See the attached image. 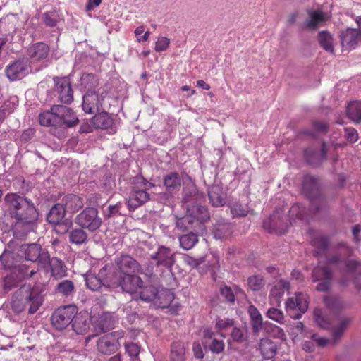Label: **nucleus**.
<instances>
[{
	"instance_id": "nucleus-1",
	"label": "nucleus",
	"mask_w": 361,
	"mask_h": 361,
	"mask_svg": "<svg viewBox=\"0 0 361 361\" xmlns=\"http://www.w3.org/2000/svg\"><path fill=\"white\" fill-rule=\"evenodd\" d=\"M4 200L11 217L16 220V226H30L37 222L39 212L30 199L16 193H8Z\"/></svg>"
},
{
	"instance_id": "nucleus-2",
	"label": "nucleus",
	"mask_w": 361,
	"mask_h": 361,
	"mask_svg": "<svg viewBox=\"0 0 361 361\" xmlns=\"http://www.w3.org/2000/svg\"><path fill=\"white\" fill-rule=\"evenodd\" d=\"M43 301V290L41 286L25 283L13 294L11 307L18 314L27 308L28 313L32 314L39 309Z\"/></svg>"
},
{
	"instance_id": "nucleus-3",
	"label": "nucleus",
	"mask_w": 361,
	"mask_h": 361,
	"mask_svg": "<svg viewBox=\"0 0 361 361\" xmlns=\"http://www.w3.org/2000/svg\"><path fill=\"white\" fill-rule=\"evenodd\" d=\"M209 218V212L205 207H197L195 211L187 210L184 216L178 218L176 226L182 232L190 231L203 233L205 231L204 223Z\"/></svg>"
},
{
	"instance_id": "nucleus-4",
	"label": "nucleus",
	"mask_w": 361,
	"mask_h": 361,
	"mask_svg": "<svg viewBox=\"0 0 361 361\" xmlns=\"http://www.w3.org/2000/svg\"><path fill=\"white\" fill-rule=\"evenodd\" d=\"M142 279L137 274L123 273H113L111 274L109 285L112 288H121L124 293L133 296L137 295V292L143 284Z\"/></svg>"
},
{
	"instance_id": "nucleus-5",
	"label": "nucleus",
	"mask_w": 361,
	"mask_h": 361,
	"mask_svg": "<svg viewBox=\"0 0 361 361\" xmlns=\"http://www.w3.org/2000/svg\"><path fill=\"white\" fill-rule=\"evenodd\" d=\"M318 179L312 176L306 175L302 183V190L307 196L310 199V210L317 213L325 210L327 208V202L322 196L313 197L318 191Z\"/></svg>"
},
{
	"instance_id": "nucleus-6",
	"label": "nucleus",
	"mask_w": 361,
	"mask_h": 361,
	"mask_svg": "<svg viewBox=\"0 0 361 361\" xmlns=\"http://www.w3.org/2000/svg\"><path fill=\"white\" fill-rule=\"evenodd\" d=\"M74 221L79 227L90 232L97 231L102 224L98 209L94 207H87L84 209L75 217Z\"/></svg>"
},
{
	"instance_id": "nucleus-7",
	"label": "nucleus",
	"mask_w": 361,
	"mask_h": 361,
	"mask_svg": "<svg viewBox=\"0 0 361 361\" xmlns=\"http://www.w3.org/2000/svg\"><path fill=\"white\" fill-rule=\"evenodd\" d=\"M77 313L78 308L75 305L60 307L53 312L51 317V324L56 329L62 331L72 324Z\"/></svg>"
},
{
	"instance_id": "nucleus-8",
	"label": "nucleus",
	"mask_w": 361,
	"mask_h": 361,
	"mask_svg": "<svg viewBox=\"0 0 361 361\" xmlns=\"http://www.w3.org/2000/svg\"><path fill=\"white\" fill-rule=\"evenodd\" d=\"M308 296L302 292H297L286 302V310L293 319H299L308 309Z\"/></svg>"
},
{
	"instance_id": "nucleus-9",
	"label": "nucleus",
	"mask_w": 361,
	"mask_h": 361,
	"mask_svg": "<svg viewBox=\"0 0 361 361\" xmlns=\"http://www.w3.org/2000/svg\"><path fill=\"white\" fill-rule=\"evenodd\" d=\"M290 224L292 221L288 218L284 211L278 209L269 219L264 221L263 227L270 233L275 232L282 235L288 231Z\"/></svg>"
},
{
	"instance_id": "nucleus-10",
	"label": "nucleus",
	"mask_w": 361,
	"mask_h": 361,
	"mask_svg": "<svg viewBox=\"0 0 361 361\" xmlns=\"http://www.w3.org/2000/svg\"><path fill=\"white\" fill-rule=\"evenodd\" d=\"M106 95V91L103 89L87 90L82 97L83 111L90 114L99 112Z\"/></svg>"
},
{
	"instance_id": "nucleus-11",
	"label": "nucleus",
	"mask_w": 361,
	"mask_h": 361,
	"mask_svg": "<svg viewBox=\"0 0 361 361\" xmlns=\"http://www.w3.org/2000/svg\"><path fill=\"white\" fill-rule=\"evenodd\" d=\"M356 23L358 28L348 27L339 34L342 48L345 50L350 51L361 44V16L357 17Z\"/></svg>"
},
{
	"instance_id": "nucleus-12",
	"label": "nucleus",
	"mask_w": 361,
	"mask_h": 361,
	"mask_svg": "<svg viewBox=\"0 0 361 361\" xmlns=\"http://www.w3.org/2000/svg\"><path fill=\"white\" fill-rule=\"evenodd\" d=\"M312 281L317 283L316 290L319 292H326L332 286L333 273L326 266H317L312 273Z\"/></svg>"
},
{
	"instance_id": "nucleus-13",
	"label": "nucleus",
	"mask_w": 361,
	"mask_h": 361,
	"mask_svg": "<svg viewBox=\"0 0 361 361\" xmlns=\"http://www.w3.org/2000/svg\"><path fill=\"white\" fill-rule=\"evenodd\" d=\"M21 251L24 253L26 260L37 262L41 266L49 261V252L43 249L39 244L32 243L22 245Z\"/></svg>"
},
{
	"instance_id": "nucleus-14",
	"label": "nucleus",
	"mask_w": 361,
	"mask_h": 361,
	"mask_svg": "<svg viewBox=\"0 0 361 361\" xmlns=\"http://www.w3.org/2000/svg\"><path fill=\"white\" fill-rule=\"evenodd\" d=\"M53 110L56 116L58 126L72 128L78 124L79 119L71 108L63 105H54Z\"/></svg>"
},
{
	"instance_id": "nucleus-15",
	"label": "nucleus",
	"mask_w": 361,
	"mask_h": 361,
	"mask_svg": "<svg viewBox=\"0 0 361 361\" xmlns=\"http://www.w3.org/2000/svg\"><path fill=\"white\" fill-rule=\"evenodd\" d=\"M176 252L164 245L159 246L156 252L151 255L150 258L155 261L157 267H164L171 271L176 262Z\"/></svg>"
},
{
	"instance_id": "nucleus-16",
	"label": "nucleus",
	"mask_w": 361,
	"mask_h": 361,
	"mask_svg": "<svg viewBox=\"0 0 361 361\" xmlns=\"http://www.w3.org/2000/svg\"><path fill=\"white\" fill-rule=\"evenodd\" d=\"M54 91L59 100L63 104H70L73 101V91L70 80L67 78L54 79Z\"/></svg>"
},
{
	"instance_id": "nucleus-17",
	"label": "nucleus",
	"mask_w": 361,
	"mask_h": 361,
	"mask_svg": "<svg viewBox=\"0 0 361 361\" xmlns=\"http://www.w3.org/2000/svg\"><path fill=\"white\" fill-rule=\"evenodd\" d=\"M115 263L118 268V271H116L115 273L138 274L142 272L140 264L128 255H123L116 258Z\"/></svg>"
},
{
	"instance_id": "nucleus-18",
	"label": "nucleus",
	"mask_w": 361,
	"mask_h": 361,
	"mask_svg": "<svg viewBox=\"0 0 361 361\" xmlns=\"http://www.w3.org/2000/svg\"><path fill=\"white\" fill-rule=\"evenodd\" d=\"M204 199L202 193L200 192L195 185H191L188 188H183V203L184 204L186 210L194 211L196 210L197 207H202L199 204Z\"/></svg>"
},
{
	"instance_id": "nucleus-19",
	"label": "nucleus",
	"mask_w": 361,
	"mask_h": 361,
	"mask_svg": "<svg viewBox=\"0 0 361 361\" xmlns=\"http://www.w3.org/2000/svg\"><path fill=\"white\" fill-rule=\"evenodd\" d=\"M119 346V338L113 334L103 336L97 342V349L103 355H109L114 353Z\"/></svg>"
},
{
	"instance_id": "nucleus-20",
	"label": "nucleus",
	"mask_w": 361,
	"mask_h": 361,
	"mask_svg": "<svg viewBox=\"0 0 361 361\" xmlns=\"http://www.w3.org/2000/svg\"><path fill=\"white\" fill-rule=\"evenodd\" d=\"M29 67L27 59H18L7 66L6 74L11 81H15L27 74Z\"/></svg>"
},
{
	"instance_id": "nucleus-21",
	"label": "nucleus",
	"mask_w": 361,
	"mask_h": 361,
	"mask_svg": "<svg viewBox=\"0 0 361 361\" xmlns=\"http://www.w3.org/2000/svg\"><path fill=\"white\" fill-rule=\"evenodd\" d=\"M104 276V272L100 270L98 275L92 273H87L85 275V280L87 287L92 291H99L102 288H111L109 281L111 280V275L105 279L102 277Z\"/></svg>"
},
{
	"instance_id": "nucleus-22",
	"label": "nucleus",
	"mask_w": 361,
	"mask_h": 361,
	"mask_svg": "<svg viewBox=\"0 0 361 361\" xmlns=\"http://www.w3.org/2000/svg\"><path fill=\"white\" fill-rule=\"evenodd\" d=\"M182 178L179 173L171 172L164 177V185L167 192L161 194V200H168L172 192L179 190L181 186Z\"/></svg>"
},
{
	"instance_id": "nucleus-23",
	"label": "nucleus",
	"mask_w": 361,
	"mask_h": 361,
	"mask_svg": "<svg viewBox=\"0 0 361 361\" xmlns=\"http://www.w3.org/2000/svg\"><path fill=\"white\" fill-rule=\"evenodd\" d=\"M150 198V195L138 186H133L128 201L130 209L134 210L146 203Z\"/></svg>"
},
{
	"instance_id": "nucleus-24",
	"label": "nucleus",
	"mask_w": 361,
	"mask_h": 361,
	"mask_svg": "<svg viewBox=\"0 0 361 361\" xmlns=\"http://www.w3.org/2000/svg\"><path fill=\"white\" fill-rule=\"evenodd\" d=\"M326 155L327 147L326 144L324 142L322 144V148L319 153L312 147H308L304 152V156L306 161L313 166H317L326 160Z\"/></svg>"
},
{
	"instance_id": "nucleus-25",
	"label": "nucleus",
	"mask_w": 361,
	"mask_h": 361,
	"mask_svg": "<svg viewBox=\"0 0 361 361\" xmlns=\"http://www.w3.org/2000/svg\"><path fill=\"white\" fill-rule=\"evenodd\" d=\"M94 327L99 332H106L112 329L116 320L112 314L104 312L94 320Z\"/></svg>"
},
{
	"instance_id": "nucleus-26",
	"label": "nucleus",
	"mask_w": 361,
	"mask_h": 361,
	"mask_svg": "<svg viewBox=\"0 0 361 361\" xmlns=\"http://www.w3.org/2000/svg\"><path fill=\"white\" fill-rule=\"evenodd\" d=\"M209 200L214 207L223 206L226 202V194L221 185L214 184L207 190Z\"/></svg>"
},
{
	"instance_id": "nucleus-27",
	"label": "nucleus",
	"mask_w": 361,
	"mask_h": 361,
	"mask_svg": "<svg viewBox=\"0 0 361 361\" xmlns=\"http://www.w3.org/2000/svg\"><path fill=\"white\" fill-rule=\"evenodd\" d=\"M66 212L75 213L82 209L84 206L82 198L73 195L68 194L62 199V203Z\"/></svg>"
},
{
	"instance_id": "nucleus-28",
	"label": "nucleus",
	"mask_w": 361,
	"mask_h": 361,
	"mask_svg": "<svg viewBox=\"0 0 361 361\" xmlns=\"http://www.w3.org/2000/svg\"><path fill=\"white\" fill-rule=\"evenodd\" d=\"M174 300V293L170 290L164 288H157L156 300L154 304L159 308L168 307Z\"/></svg>"
},
{
	"instance_id": "nucleus-29",
	"label": "nucleus",
	"mask_w": 361,
	"mask_h": 361,
	"mask_svg": "<svg viewBox=\"0 0 361 361\" xmlns=\"http://www.w3.org/2000/svg\"><path fill=\"white\" fill-rule=\"evenodd\" d=\"M44 268L49 267L51 269V276L56 279L61 278L66 274V268L63 262L57 257L50 258L49 254V261L42 265Z\"/></svg>"
},
{
	"instance_id": "nucleus-30",
	"label": "nucleus",
	"mask_w": 361,
	"mask_h": 361,
	"mask_svg": "<svg viewBox=\"0 0 361 361\" xmlns=\"http://www.w3.org/2000/svg\"><path fill=\"white\" fill-rule=\"evenodd\" d=\"M29 56L35 61L46 59L49 53V47L44 42H37L27 49Z\"/></svg>"
},
{
	"instance_id": "nucleus-31",
	"label": "nucleus",
	"mask_w": 361,
	"mask_h": 361,
	"mask_svg": "<svg viewBox=\"0 0 361 361\" xmlns=\"http://www.w3.org/2000/svg\"><path fill=\"white\" fill-rule=\"evenodd\" d=\"M90 326V320L87 314H76L72 322L73 331L80 335L85 334Z\"/></svg>"
},
{
	"instance_id": "nucleus-32",
	"label": "nucleus",
	"mask_w": 361,
	"mask_h": 361,
	"mask_svg": "<svg viewBox=\"0 0 361 361\" xmlns=\"http://www.w3.org/2000/svg\"><path fill=\"white\" fill-rule=\"evenodd\" d=\"M156 293H157V288L153 285L144 286L140 288L137 292V295H134L133 298L137 300H140L145 302H154L156 300Z\"/></svg>"
},
{
	"instance_id": "nucleus-33",
	"label": "nucleus",
	"mask_w": 361,
	"mask_h": 361,
	"mask_svg": "<svg viewBox=\"0 0 361 361\" xmlns=\"http://www.w3.org/2000/svg\"><path fill=\"white\" fill-rule=\"evenodd\" d=\"M91 121L95 128L108 129L114 124V120L106 111L97 112Z\"/></svg>"
},
{
	"instance_id": "nucleus-34",
	"label": "nucleus",
	"mask_w": 361,
	"mask_h": 361,
	"mask_svg": "<svg viewBox=\"0 0 361 361\" xmlns=\"http://www.w3.org/2000/svg\"><path fill=\"white\" fill-rule=\"evenodd\" d=\"M247 312L251 319L252 331L255 334L259 333L262 329L264 324L261 313L253 305L248 307Z\"/></svg>"
},
{
	"instance_id": "nucleus-35",
	"label": "nucleus",
	"mask_w": 361,
	"mask_h": 361,
	"mask_svg": "<svg viewBox=\"0 0 361 361\" xmlns=\"http://www.w3.org/2000/svg\"><path fill=\"white\" fill-rule=\"evenodd\" d=\"M259 350L264 359L273 358L277 352L276 344L270 339L262 338L259 343Z\"/></svg>"
},
{
	"instance_id": "nucleus-36",
	"label": "nucleus",
	"mask_w": 361,
	"mask_h": 361,
	"mask_svg": "<svg viewBox=\"0 0 361 361\" xmlns=\"http://www.w3.org/2000/svg\"><path fill=\"white\" fill-rule=\"evenodd\" d=\"M81 227L71 230L69 232L68 240L72 244L81 245L88 242V235Z\"/></svg>"
},
{
	"instance_id": "nucleus-37",
	"label": "nucleus",
	"mask_w": 361,
	"mask_h": 361,
	"mask_svg": "<svg viewBox=\"0 0 361 361\" xmlns=\"http://www.w3.org/2000/svg\"><path fill=\"white\" fill-rule=\"evenodd\" d=\"M66 211L62 204H56L54 205L47 216V219L49 223L53 224L59 223L64 219Z\"/></svg>"
},
{
	"instance_id": "nucleus-38",
	"label": "nucleus",
	"mask_w": 361,
	"mask_h": 361,
	"mask_svg": "<svg viewBox=\"0 0 361 361\" xmlns=\"http://www.w3.org/2000/svg\"><path fill=\"white\" fill-rule=\"evenodd\" d=\"M309 14L310 18L305 21V25L310 30H316L320 23L326 20L324 13L320 10L310 11Z\"/></svg>"
},
{
	"instance_id": "nucleus-39",
	"label": "nucleus",
	"mask_w": 361,
	"mask_h": 361,
	"mask_svg": "<svg viewBox=\"0 0 361 361\" xmlns=\"http://www.w3.org/2000/svg\"><path fill=\"white\" fill-rule=\"evenodd\" d=\"M55 291L62 297H71L75 291V284L71 280H63L56 285Z\"/></svg>"
},
{
	"instance_id": "nucleus-40",
	"label": "nucleus",
	"mask_w": 361,
	"mask_h": 361,
	"mask_svg": "<svg viewBox=\"0 0 361 361\" xmlns=\"http://www.w3.org/2000/svg\"><path fill=\"white\" fill-rule=\"evenodd\" d=\"M348 117L354 123H361V102H352L347 108Z\"/></svg>"
},
{
	"instance_id": "nucleus-41",
	"label": "nucleus",
	"mask_w": 361,
	"mask_h": 361,
	"mask_svg": "<svg viewBox=\"0 0 361 361\" xmlns=\"http://www.w3.org/2000/svg\"><path fill=\"white\" fill-rule=\"evenodd\" d=\"M54 105L49 111H44L39 115V122L44 126H58L56 116L53 110Z\"/></svg>"
},
{
	"instance_id": "nucleus-42",
	"label": "nucleus",
	"mask_w": 361,
	"mask_h": 361,
	"mask_svg": "<svg viewBox=\"0 0 361 361\" xmlns=\"http://www.w3.org/2000/svg\"><path fill=\"white\" fill-rule=\"evenodd\" d=\"M195 231H190L188 234L180 235L179 237L180 245L184 250H188L194 247L198 242L197 234Z\"/></svg>"
},
{
	"instance_id": "nucleus-43",
	"label": "nucleus",
	"mask_w": 361,
	"mask_h": 361,
	"mask_svg": "<svg viewBox=\"0 0 361 361\" xmlns=\"http://www.w3.org/2000/svg\"><path fill=\"white\" fill-rule=\"evenodd\" d=\"M318 42L326 51L334 53L333 37L328 31H321L318 34Z\"/></svg>"
},
{
	"instance_id": "nucleus-44",
	"label": "nucleus",
	"mask_w": 361,
	"mask_h": 361,
	"mask_svg": "<svg viewBox=\"0 0 361 361\" xmlns=\"http://www.w3.org/2000/svg\"><path fill=\"white\" fill-rule=\"evenodd\" d=\"M171 361H185V347L182 342H173L171 348Z\"/></svg>"
},
{
	"instance_id": "nucleus-45",
	"label": "nucleus",
	"mask_w": 361,
	"mask_h": 361,
	"mask_svg": "<svg viewBox=\"0 0 361 361\" xmlns=\"http://www.w3.org/2000/svg\"><path fill=\"white\" fill-rule=\"evenodd\" d=\"M351 319L350 318H343L340 320L338 324L331 329L332 337L334 343L338 341L344 334Z\"/></svg>"
},
{
	"instance_id": "nucleus-46",
	"label": "nucleus",
	"mask_w": 361,
	"mask_h": 361,
	"mask_svg": "<svg viewBox=\"0 0 361 361\" xmlns=\"http://www.w3.org/2000/svg\"><path fill=\"white\" fill-rule=\"evenodd\" d=\"M239 290L240 289L237 286L231 288L225 285L220 287L219 293L224 298V301L233 304L235 300V295Z\"/></svg>"
},
{
	"instance_id": "nucleus-47",
	"label": "nucleus",
	"mask_w": 361,
	"mask_h": 361,
	"mask_svg": "<svg viewBox=\"0 0 361 361\" xmlns=\"http://www.w3.org/2000/svg\"><path fill=\"white\" fill-rule=\"evenodd\" d=\"M290 288V283L286 280H280L270 290V296L275 298L279 302L280 298L283 295L285 290Z\"/></svg>"
},
{
	"instance_id": "nucleus-48",
	"label": "nucleus",
	"mask_w": 361,
	"mask_h": 361,
	"mask_svg": "<svg viewBox=\"0 0 361 361\" xmlns=\"http://www.w3.org/2000/svg\"><path fill=\"white\" fill-rule=\"evenodd\" d=\"M265 285V280L261 275H252L247 278L248 288L254 291L261 290Z\"/></svg>"
},
{
	"instance_id": "nucleus-49",
	"label": "nucleus",
	"mask_w": 361,
	"mask_h": 361,
	"mask_svg": "<svg viewBox=\"0 0 361 361\" xmlns=\"http://www.w3.org/2000/svg\"><path fill=\"white\" fill-rule=\"evenodd\" d=\"M81 85L87 90H94L98 85V78L93 73H83L80 78Z\"/></svg>"
},
{
	"instance_id": "nucleus-50",
	"label": "nucleus",
	"mask_w": 361,
	"mask_h": 361,
	"mask_svg": "<svg viewBox=\"0 0 361 361\" xmlns=\"http://www.w3.org/2000/svg\"><path fill=\"white\" fill-rule=\"evenodd\" d=\"M126 354L128 355L127 359L130 361H140L139 354L140 353V346L135 343H126L125 344Z\"/></svg>"
},
{
	"instance_id": "nucleus-51",
	"label": "nucleus",
	"mask_w": 361,
	"mask_h": 361,
	"mask_svg": "<svg viewBox=\"0 0 361 361\" xmlns=\"http://www.w3.org/2000/svg\"><path fill=\"white\" fill-rule=\"evenodd\" d=\"M306 216V209L300 204H293L289 209V219H298L303 220Z\"/></svg>"
},
{
	"instance_id": "nucleus-52",
	"label": "nucleus",
	"mask_w": 361,
	"mask_h": 361,
	"mask_svg": "<svg viewBox=\"0 0 361 361\" xmlns=\"http://www.w3.org/2000/svg\"><path fill=\"white\" fill-rule=\"evenodd\" d=\"M42 20L46 26L53 27L57 25L59 15L56 11H47L43 14Z\"/></svg>"
},
{
	"instance_id": "nucleus-53",
	"label": "nucleus",
	"mask_w": 361,
	"mask_h": 361,
	"mask_svg": "<svg viewBox=\"0 0 361 361\" xmlns=\"http://www.w3.org/2000/svg\"><path fill=\"white\" fill-rule=\"evenodd\" d=\"M54 225V231L59 235L68 233L70 229L73 226V221L71 219L66 218L59 223L53 224Z\"/></svg>"
},
{
	"instance_id": "nucleus-54",
	"label": "nucleus",
	"mask_w": 361,
	"mask_h": 361,
	"mask_svg": "<svg viewBox=\"0 0 361 361\" xmlns=\"http://www.w3.org/2000/svg\"><path fill=\"white\" fill-rule=\"evenodd\" d=\"M231 225L228 223L217 224L214 229V235L216 239H221L229 235Z\"/></svg>"
},
{
	"instance_id": "nucleus-55",
	"label": "nucleus",
	"mask_w": 361,
	"mask_h": 361,
	"mask_svg": "<svg viewBox=\"0 0 361 361\" xmlns=\"http://www.w3.org/2000/svg\"><path fill=\"white\" fill-rule=\"evenodd\" d=\"M266 316L281 324L284 323L283 312L279 309L275 307L269 308L266 313Z\"/></svg>"
},
{
	"instance_id": "nucleus-56",
	"label": "nucleus",
	"mask_w": 361,
	"mask_h": 361,
	"mask_svg": "<svg viewBox=\"0 0 361 361\" xmlns=\"http://www.w3.org/2000/svg\"><path fill=\"white\" fill-rule=\"evenodd\" d=\"M18 285L19 281L13 274L8 275L4 279L3 288L6 292H8L13 288L18 287Z\"/></svg>"
},
{
	"instance_id": "nucleus-57",
	"label": "nucleus",
	"mask_w": 361,
	"mask_h": 361,
	"mask_svg": "<svg viewBox=\"0 0 361 361\" xmlns=\"http://www.w3.org/2000/svg\"><path fill=\"white\" fill-rule=\"evenodd\" d=\"M324 301L326 305L332 311H338L343 307L342 300L337 297H325Z\"/></svg>"
},
{
	"instance_id": "nucleus-58",
	"label": "nucleus",
	"mask_w": 361,
	"mask_h": 361,
	"mask_svg": "<svg viewBox=\"0 0 361 361\" xmlns=\"http://www.w3.org/2000/svg\"><path fill=\"white\" fill-rule=\"evenodd\" d=\"M314 320L317 325L322 329H329L331 328L329 322L323 316L320 310L314 311Z\"/></svg>"
},
{
	"instance_id": "nucleus-59",
	"label": "nucleus",
	"mask_w": 361,
	"mask_h": 361,
	"mask_svg": "<svg viewBox=\"0 0 361 361\" xmlns=\"http://www.w3.org/2000/svg\"><path fill=\"white\" fill-rule=\"evenodd\" d=\"M207 345H209L210 350L216 354H219L224 350V343L223 341L217 338H213Z\"/></svg>"
},
{
	"instance_id": "nucleus-60",
	"label": "nucleus",
	"mask_w": 361,
	"mask_h": 361,
	"mask_svg": "<svg viewBox=\"0 0 361 361\" xmlns=\"http://www.w3.org/2000/svg\"><path fill=\"white\" fill-rule=\"evenodd\" d=\"M345 265L350 273L353 275L355 274L361 275V262L354 259H350L347 261Z\"/></svg>"
},
{
	"instance_id": "nucleus-61",
	"label": "nucleus",
	"mask_w": 361,
	"mask_h": 361,
	"mask_svg": "<svg viewBox=\"0 0 361 361\" xmlns=\"http://www.w3.org/2000/svg\"><path fill=\"white\" fill-rule=\"evenodd\" d=\"M170 39L166 37H161L156 42L154 49L160 52L165 51L169 46Z\"/></svg>"
},
{
	"instance_id": "nucleus-62",
	"label": "nucleus",
	"mask_w": 361,
	"mask_h": 361,
	"mask_svg": "<svg viewBox=\"0 0 361 361\" xmlns=\"http://www.w3.org/2000/svg\"><path fill=\"white\" fill-rule=\"evenodd\" d=\"M231 212L234 215L238 216H245L248 213V209L246 206L236 203L232 206Z\"/></svg>"
},
{
	"instance_id": "nucleus-63",
	"label": "nucleus",
	"mask_w": 361,
	"mask_h": 361,
	"mask_svg": "<svg viewBox=\"0 0 361 361\" xmlns=\"http://www.w3.org/2000/svg\"><path fill=\"white\" fill-rule=\"evenodd\" d=\"M234 326V319L229 318L218 319L216 320V326L219 330L226 329L228 327Z\"/></svg>"
},
{
	"instance_id": "nucleus-64",
	"label": "nucleus",
	"mask_w": 361,
	"mask_h": 361,
	"mask_svg": "<svg viewBox=\"0 0 361 361\" xmlns=\"http://www.w3.org/2000/svg\"><path fill=\"white\" fill-rule=\"evenodd\" d=\"M345 137L348 142L355 143L358 139V134L357 130L353 128H345Z\"/></svg>"
}]
</instances>
